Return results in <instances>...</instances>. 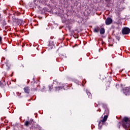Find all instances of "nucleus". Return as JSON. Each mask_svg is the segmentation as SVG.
<instances>
[{"label": "nucleus", "instance_id": "f257e3e1", "mask_svg": "<svg viewBox=\"0 0 130 130\" xmlns=\"http://www.w3.org/2000/svg\"><path fill=\"white\" fill-rule=\"evenodd\" d=\"M122 125L124 128L126 130H130V121L129 119L126 117H125L122 119ZM129 128V129H128Z\"/></svg>", "mask_w": 130, "mask_h": 130}, {"label": "nucleus", "instance_id": "f03ea898", "mask_svg": "<svg viewBox=\"0 0 130 130\" xmlns=\"http://www.w3.org/2000/svg\"><path fill=\"white\" fill-rule=\"evenodd\" d=\"M129 31H130V29H129V28H128L127 27H124L122 30V34H123L124 35H126L127 34H129Z\"/></svg>", "mask_w": 130, "mask_h": 130}, {"label": "nucleus", "instance_id": "7ed1b4c3", "mask_svg": "<svg viewBox=\"0 0 130 130\" xmlns=\"http://www.w3.org/2000/svg\"><path fill=\"white\" fill-rule=\"evenodd\" d=\"M123 93L126 96H129V87H125L123 90Z\"/></svg>", "mask_w": 130, "mask_h": 130}, {"label": "nucleus", "instance_id": "20e7f679", "mask_svg": "<svg viewBox=\"0 0 130 130\" xmlns=\"http://www.w3.org/2000/svg\"><path fill=\"white\" fill-rule=\"evenodd\" d=\"M108 117V116H107V115H106L104 116V118L102 120H101V121L99 122V126H100V123H101V122H105V121H106V120H107V118Z\"/></svg>", "mask_w": 130, "mask_h": 130}, {"label": "nucleus", "instance_id": "39448f33", "mask_svg": "<svg viewBox=\"0 0 130 130\" xmlns=\"http://www.w3.org/2000/svg\"><path fill=\"white\" fill-rule=\"evenodd\" d=\"M111 23H112V19L111 18H108L106 20V24L107 25H110Z\"/></svg>", "mask_w": 130, "mask_h": 130}, {"label": "nucleus", "instance_id": "423d86ee", "mask_svg": "<svg viewBox=\"0 0 130 130\" xmlns=\"http://www.w3.org/2000/svg\"><path fill=\"white\" fill-rule=\"evenodd\" d=\"M23 90L25 93H26L27 94H29V93H30V88L28 86L24 87Z\"/></svg>", "mask_w": 130, "mask_h": 130}, {"label": "nucleus", "instance_id": "0eeeda50", "mask_svg": "<svg viewBox=\"0 0 130 130\" xmlns=\"http://www.w3.org/2000/svg\"><path fill=\"white\" fill-rule=\"evenodd\" d=\"M100 30V28L99 27H96L94 28V32H95V33H98V32H99Z\"/></svg>", "mask_w": 130, "mask_h": 130}, {"label": "nucleus", "instance_id": "6e6552de", "mask_svg": "<svg viewBox=\"0 0 130 130\" xmlns=\"http://www.w3.org/2000/svg\"><path fill=\"white\" fill-rule=\"evenodd\" d=\"M100 34H104V33H105V29H104V28H102L100 30Z\"/></svg>", "mask_w": 130, "mask_h": 130}, {"label": "nucleus", "instance_id": "1a4fd4ad", "mask_svg": "<svg viewBox=\"0 0 130 130\" xmlns=\"http://www.w3.org/2000/svg\"><path fill=\"white\" fill-rule=\"evenodd\" d=\"M24 124L25 126H29V124H30V121H26L25 122Z\"/></svg>", "mask_w": 130, "mask_h": 130}, {"label": "nucleus", "instance_id": "9d476101", "mask_svg": "<svg viewBox=\"0 0 130 130\" xmlns=\"http://www.w3.org/2000/svg\"><path fill=\"white\" fill-rule=\"evenodd\" d=\"M87 95L89 98H91V96H92V94L90 92L87 93Z\"/></svg>", "mask_w": 130, "mask_h": 130}, {"label": "nucleus", "instance_id": "9b49d317", "mask_svg": "<svg viewBox=\"0 0 130 130\" xmlns=\"http://www.w3.org/2000/svg\"><path fill=\"white\" fill-rule=\"evenodd\" d=\"M61 89H62V88L60 87H58L56 89L57 91H59V90H61Z\"/></svg>", "mask_w": 130, "mask_h": 130}, {"label": "nucleus", "instance_id": "f8f14e48", "mask_svg": "<svg viewBox=\"0 0 130 130\" xmlns=\"http://www.w3.org/2000/svg\"><path fill=\"white\" fill-rule=\"evenodd\" d=\"M116 87L117 89H118V88H119V84H116Z\"/></svg>", "mask_w": 130, "mask_h": 130}, {"label": "nucleus", "instance_id": "ddd939ff", "mask_svg": "<svg viewBox=\"0 0 130 130\" xmlns=\"http://www.w3.org/2000/svg\"><path fill=\"white\" fill-rule=\"evenodd\" d=\"M2 40H3V38L0 36V43H2Z\"/></svg>", "mask_w": 130, "mask_h": 130}, {"label": "nucleus", "instance_id": "4468645a", "mask_svg": "<svg viewBox=\"0 0 130 130\" xmlns=\"http://www.w3.org/2000/svg\"><path fill=\"white\" fill-rule=\"evenodd\" d=\"M3 86V84H2V82L0 81V87H2Z\"/></svg>", "mask_w": 130, "mask_h": 130}, {"label": "nucleus", "instance_id": "2eb2a0df", "mask_svg": "<svg viewBox=\"0 0 130 130\" xmlns=\"http://www.w3.org/2000/svg\"><path fill=\"white\" fill-rule=\"evenodd\" d=\"M105 113H106V112H108V110H106V111H105Z\"/></svg>", "mask_w": 130, "mask_h": 130}, {"label": "nucleus", "instance_id": "dca6fc26", "mask_svg": "<svg viewBox=\"0 0 130 130\" xmlns=\"http://www.w3.org/2000/svg\"><path fill=\"white\" fill-rule=\"evenodd\" d=\"M4 59H5V57L2 58V60H4Z\"/></svg>", "mask_w": 130, "mask_h": 130}, {"label": "nucleus", "instance_id": "f3484780", "mask_svg": "<svg viewBox=\"0 0 130 130\" xmlns=\"http://www.w3.org/2000/svg\"><path fill=\"white\" fill-rule=\"evenodd\" d=\"M119 125H120V124H121V123L120 122H119Z\"/></svg>", "mask_w": 130, "mask_h": 130}, {"label": "nucleus", "instance_id": "a211bd4d", "mask_svg": "<svg viewBox=\"0 0 130 130\" xmlns=\"http://www.w3.org/2000/svg\"><path fill=\"white\" fill-rule=\"evenodd\" d=\"M105 1H106V2H107V1H109V0H105Z\"/></svg>", "mask_w": 130, "mask_h": 130}, {"label": "nucleus", "instance_id": "6ab92c4d", "mask_svg": "<svg viewBox=\"0 0 130 130\" xmlns=\"http://www.w3.org/2000/svg\"><path fill=\"white\" fill-rule=\"evenodd\" d=\"M100 111H101V110H100Z\"/></svg>", "mask_w": 130, "mask_h": 130}]
</instances>
